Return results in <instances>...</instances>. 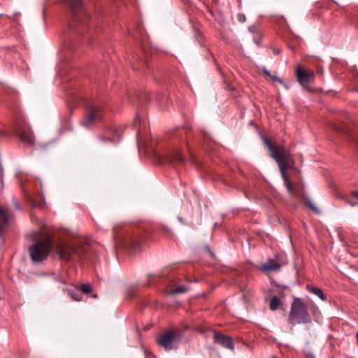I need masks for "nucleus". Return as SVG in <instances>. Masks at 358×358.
Segmentation results:
<instances>
[{
	"label": "nucleus",
	"mask_w": 358,
	"mask_h": 358,
	"mask_svg": "<svg viewBox=\"0 0 358 358\" xmlns=\"http://www.w3.org/2000/svg\"><path fill=\"white\" fill-rule=\"evenodd\" d=\"M139 134H140V131H139V130H138V131H137V135L138 136V135H139Z\"/></svg>",
	"instance_id": "393cba45"
},
{
	"label": "nucleus",
	"mask_w": 358,
	"mask_h": 358,
	"mask_svg": "<svg viewBox=\"0 0 358 358\" xmlns=\"http://www.w3.org/2000/svg\"><path fill=\"white\" fill-rule=\"evenodd\" d=\"M180 339V334L178 330L169 331L157 338V343L166 350H171L178 348Z\"/></svg>",
	"instance_id": "423d86ee"
},
{
	"label": "nucleus",
	"mask_w": 358,
	"mask_h": 358,
	"mask_svg": "<svg viewBox=\"0 0 358 358\" xmlns=\"http://www.w3.org/2000/svg\"><path fill=\"white\" fill-rule=\"evenodd\" d=\"M183 160L184 157L178 148L171 150L169 155L166 156V161L171 164L182 162Z\"/></svg>",
	"instance_id": "f8f14e48"
},
{
	"label": "nucleus",
	"mask_w": 358,
	"mask_h": 358,
	"mask_svg": "<svg viewBox=\"0 0 358 358\" xmlns=\"http://www.w3.org/2000/svg\"><path fill=\"white\" fill-rule=\"evenodd\" d=\"M139 238L138 236H129L127 238V245L136 248L139 243Z\"/></svg>",
	"instance_id": "2eb2a0df"
},
{
	"label": "nucleus",
	"mask_w": 358,
	"mask_h": 358,
	"mask_svg": "<svg viewBox=\"0 0 358 358\" xmlns=\"http://www.w3.org/2000/svg\"><path fill=\"white\" fill-rule=\"evenodd\" d=\"M213 338L215 342L224 346V348L229 350L234 349L233 340L231 337L215 332Z\"/></svg>",
	"instance_id": "9b49d317"
},
{
	"label": "nucleus",
	"mask_w": 358,
	"mask_h": 358,
	"mask_svg": "<svg viewBox=\"0 0 358 358\" xmlns=\"http://www.w3.org/2000/svg\"><path fill=\"white\" fill-rule=\"evenodd\" d=\"M16 134L20 137V140L29 145L34 144V136L28 127L21 122H17L15 125Z\"/></svg>",
	"instance_id": "0eeeda50"
},
{
	"label": "nucleus",
	"mask_w": 358,
	"mask_h": 358,
	"mask_svg": "<svg viewBox=\"0 0 358 358\" xmlns=\"http://www.w3.org/2000/svg\"><path fill=\"white\" fill-rule=\"evenodd\" d=\"M282 266V263L280 261L279 255H276L275 259H268L260 266L259 269L264 273H269L279 270Z\"/></svg>",
	"instance_id": "9d476101"
},
{
	"label": "nucleus",
	"mask_w": 358,
	"mask_h": 358,
	"mask_svg": "<svg viewBox=\"0 0 358 358\" xmlns=\"http://www.w3.org/2000/svg\"><path fill=\"white\" fill-rule=\"evenodd\" d=\"M250 31H254V27H249Z\"/></svg>",
	"instance_id": "b1692460"
},
{
	"label": "nucleus",
	"mask_w": 358,
	"mask_h": 358,
	"mask_svg": "<svg viewBox=\"0 0 358 358\" xmlns=\"http://www.w3.org/2000/svg\"><path fill=\"white\" fill-rule=\"evenodd\" d=\"M54 279L58 283H61V284H66V282L64 280V279H63L60 276L56 275V276H55Z\"/></svg>",
	"instance_id": "aec40b11"
},
{
	"label": "nucleus",
	"mask_w": 358,
	"mask_h": 358,
	"mask_svg": "<svg viewBox=\"0 0 358 358\" xmlns=\"http://www.w3.org/2000/svg\"><path fill=\"white\" fill-rule=\"evenodd\" d=\"M281 304V301L277 296H273L270 302V308L272 310H276Z\"/></svg>",
	"instance_id": "dca6fc26"
},
{
	"label": "nucleus",
	"mask_w": 358,
	"mask_h": 358,
	"mask_svg": "<svg viewBox=\"0 0 358 358\" xmlns=\"http://www.w3.org/2000/svg\"><path fill=\"white\" fill-rule=\"evenodd\" d=\"M288 321L293 325L310 322L311 320L307 307L301 299L294 298L291 306Z\"/></svg>",
	"instance_id": "20e7f679"
},
{
	"label": "nucleus",
	"mask_w": 358,
	"mask_h": 358,
	"mask_svg": "<svg viewBox=\"0 0 358 358\" xmlns=\"http://www.w3.org/2000/svg\"><path fill=\"white\" fill-rule=\"evenodd\" d=\"M187 291V288L185 286H178L176 289H173L170 290L169 293L170 294H180L184 293Z\"/></svg>",
	"instance_id": "a211bd4d"
},
{
	"label": "nucleus",
	"mask_w": 358,
	"mask_h": 358,
	"mask_svg": "<svg viewBox=\"0 0 358 358\" xmlns=\"http://www.w3.org/2000/svg\"><path fill=\"white\" fill-rule=\"evenodd\" d=\"M263 72L270 78V79H271L273 82H277L279 84H280L281 85L284 86V87L285 89H288V87L287 85H286V83L283 81V80L282 78H280V77L277 76L276 75H273L271 74L266 68H264L263 69Z\"/></svg>",
	"instance_id": "ddd939ff"
},
{
	"label": "nucleus",
	"mask_w": 358,
	"mask_h": 358,
	"mask_svg": "<svg viewBox=\"0 0 358 358\" xmlns=\"http://www.w3.org/2000/svg\"><path fill=\"white\" fill-rule=\"evenodd\" d=\"M102 118V111L99 107L91 105L89 106L82 124L88 127L92 123L100 120Z\"/></svg>",
	"instance_id": "6e6552de"
},
{
	"label": "nucleus",
	"mask_w": 358,
	"mask_h": 358,
	"mask_svg": "<svg viewBox=\"0 0 358 358\" xmlns=\"http://www.w3.org/2000/svg\"><path fill=\"white\" fill-rule=\"evenodd\" d=\"M140 122V119H139V117L138 116H136L135 117L134 120V127H136L137 124L139 123Z\"/></svg>",
	"instance_id": "412c9836"
},
{
	"label": "nucleus",
	"mask_w": 358,
	"mask_h": 358,
	"mask_svg": "<svg viewBox=\"0 0 358 358\" xmlns=\"http://www.w3.org/2000/svg\"><path fill=\"white\" fill-rule=\"evenodd\" d=\"M264 143L269 150L271 157L274 159L278 165L281 176L288 192L291 194H294V189L286 173L287 169H294V160L291 153L285 146L281 145H273L268 139H264Z\"/></svg>",
	"instance_id": "f257e3e1"
},
{
	"label": "nucleus",
	"mask_w": 358,
	"mask_h": 358,
	"mask_svg": "<svg viewBox=\"0 0 358 358\" xmlns=\"http://www.w3.org/2000/svg\"><path fill=\"white\" fill-rule=\"evenodd\" d=\"M87 250V245L80 241H76L73 245L59 243L55 248L57 255L64 260L69 261L75 257H81Z\"/></svg>",
	"instance_id": "7ed1b4c3"
},
{
	"label": "nucleus",
	"mask_w": 358,
	"mask_h": 358,
	"mask_svg": "<svg viewBox=\"0 0 358 358\" xmlns=\"http://www.w3.org/2000/svg\"><path fill=\"white\" fill-rule=\"evenodd\" d=\"M66 292L73 300L76 301H80L82 300V297L80 294H77L71 289H66Z\"/></svg>",
	"instance_id": "f3484780"
},
{
	"label": "nucleus",
	"mask_w": 358,
	"mask_h": 358,
	"mask_svg": "<svg viewBox=\"0 0 358 358\" xmlns=\"http://www.w3.org/2000/svg\"><path fill=\"white\" fill-rule=\"evenodd\" d=\"M62 2L71 11V29L83 34L89 29L90 16L83 8V0H62Z\"/></svg>",
	"instance_id": "f03ea898"
},
{
	"label": "nucleus",
	"mask_w": 358,
	"mask_h": 358,
	"mask_svg": "<svg viewBox=\"0 0 358 358\" xmlns=\"http://www.w3.org/2000/svg\"><path fill=\"white\" fill-rule=\"evenodd\" d=\"M312 358H314V357H312Z\"/></svg>",
	"instance_id": "a878e982"
},
{
	"label": "nucleus",
	"mask_w": 358,
	"mask_h": 358,
	"mask_svg": "<svg viewBox=\"0 0 358 358\" xmlns=\"http://www.w3.org/2000/svg\"><path fill=\"white\" fill-rule=\"evenodd\" d=\"M296 80L306 90H309V84L315 78L313 71H306L299 65L295 70Z\"/></svg>",
	"instance_id": "1a4fd4ad"
},
{
	"label": "nucleus",
	"mask_w": 358,
	"mask_h": 358,
	"mask_svg": "<svg viewBox=\"0 0 358 358\" xmlns=\"http://www.w3.org/2000/svg\"><path fill=\"white\" fill-rule=\"evenodd\" d=\"M80 290L85 294H89L92 291V288L90 284H83Z\"/></svg>",
	"instance_id": "6ab92c4d"
},
{
	"label": "nucleus",
	"mask_w": 358,
	"mask_h": 358,
	"mask_svg": "<svg viewBox=\"0 0 358 358\" xmlns=\"http://www.w3.org/2000/svg\"><path fill=\"white\" fill-rule=\"evenodd\" d=\"M309 207L315 212L318 213L319 210L317 209V208L312 203H309Z\"/></svg>",
	"instance_id": "4be33fe9"
},
{
	"label": "nucleus",
	"mask_w": 358,
	"mask_h": 358,
	"mask_svg": "<svg viewBox=\"0 0 358 358\" xmlns=\"http://www.w3.org/2000/svg\"><path fill=\"white\" fill-rule=\"evenodd\" d=\"M306 289L317 296L320 299L324 301L326 299L325 296L322 292V290L318 287H313L310 285H306Z\"/></svg>",
	"instance_id": "4468645a"
},
{
	"label": "nucleus",
	"mask_w": 358,
	"mask_h": 358,
	"mask_svg": "<svg viewBox=\"0 0 358 358\" xmlns=\"http://www.w3.org/2000/svg\"><path fill=\"white\" fill-rule=\"evenodd\" d=\"M52 247V240L48 236L44 240L37 241L29 249V254L33 262H41L45 259Z\"/></svg>",
	"instance_id": "39448f33"
},
{
	"label": "nucleus",
	"mask_w": 358,
	"mask_h": 358,
	"mask_svg": "<svg viewBox=\"0 0 358 358\" xmlns=\"http://www.w3.org/2000/svg\"><path fill=\"white\" fill-rule=\"evenodd\" d=\"M354 196H355V198L358 199V192H355L354 194Z\"/></svg>",
	"instance_id": "5701e85b"
}]
</instances>
